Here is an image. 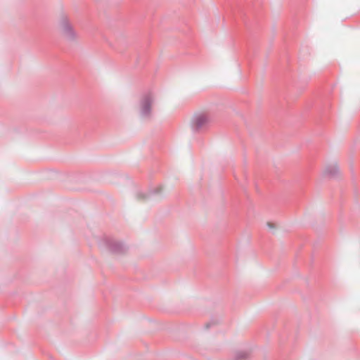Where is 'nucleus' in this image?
Listing matches in <instances>:
<instances>
[{"mask_svg":"<svg viewBox=\"0 0 360 360\" xmlns=\"http://www.w3.org/2000/svg\"><path fill=\"white\" fill-rule=\"evenodd\" d=\"M155 97L151 93H147L141 97L139 101V114L143 118H150L152 115Z\"/></svg>","mask_w":360,"mask_h":360,"instance_id":"7ed1b4c3","label":"nucleus"},{"mask_svg":"<svg viewBox=\"0 0 360 360\" xmlns=\"http://www.w3.org/2000/svg\"><path fill=\"white\" fill-rule=\"evenodd\" d=\"M212 122L211 115L205 112H197L193 115L191 121V128L195 133L206 130Z\"/></svg>","mask_w":360,"mask_h":360,"instance_id":"f257e3e1","label":"nucleus"},{"mask_svg":"<svg viewBox=\"0 0 360 360\" xmlns=\"http://www.w3.org/2000/svg\"><path fill=\"white\" fill-rule=\"evenodd\" d=\"M59 25L61 34L66 40L73 41L77 39L78 34L66 16L60 18Z\"/></svg>","mask_w":360,"mask_h":360,"instance_id":"20e7f679","label":"nucleus"},{"mask_svg":"<svg viewBox=\"0 0 360 360\" xmlns=\"http://www.w3.org/2000/svg\"><path fill=\"white\" fill-rule=\"evenodd\" d=\"M250 356V353L246 350H238L234 354L236 360H247Z\"/></svg>","mask_w":360,"mask_h":360,"instance_id":"423d86ee","label":"nucleus"},{"mask_svg":"<svg viewBox=\"0 0 360 360\" xmlns=\"http://www.w3.org/2000/svg\"><path fill=\"white\" fill-rule=\"evenodd\" d=\"M100 248L107 250L113 253H122L125 251L124 245L115 238L104 236L98 242Z\"/></svg>","mask_w":360,"mask_h":360,"instance_id":"f03ea898","label":"nucleus"},{"mask_svg":"<svg viewBox=\"0 0 360 360\" xmlns=\"http://www.w3.org/2000/svg\"><path fill=\"white\" fill-rule=\"evenodd\" d=\"M137 197L139 198L145 199V198H146V195L143 194L142 193H138Z\"/></svg>","mask_w":360,"mask_h":360,"instance_id":"0eeeda50","label":"nucleus"},{"mask_svg":"<svg viewBox=\"0 0 360 360\" xmlns=\"http://www.w3.org/2000/svg\"><path fill=\"white\" fill-rule=\"evenodd\" d=\"M340 169L336 163L328 165L325 169V173L332 176H335L338 174Z\"/></svg>","mask_w":360,"mask_h":360,"instance_id":"39448f33","label":"nucleus"},{"mask_svg":"<svg viewBox=\"0 0 360 360\" xmlns=\"http://www.w3.org/2000/svg\"><path fill=\"white\" fill-rule=\"evenodd\" d=\"M268 226L270 227V228H274V226H273V224L269 223L268 224Z\"/></svg>","mask_w":360,"mask_h":360,"instance_id":"6e6552de","label":"nucleus"}]
</instances>
